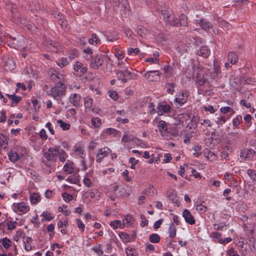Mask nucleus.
I'll list each match as a JSON object with an SVG mask.
<instances>
[{
  "label": "nucleus",
  "instance_id": "3",
  "mask_svg": "<svg viewBox=\"0 0 256 256\" xmlns=\"http://www.w3.org/2000/svg\"><path fill=\"white\" fill-rule=\"evenodd\" d=\"M114 7L117 12H118L122 16H124L126 15V12L130 8L128 4L127 0H118L115 1L114 4Z\"/></svg>",
  "mask_w": 256,
  "mask_h": 256
},
{
  "label": "nucleus",
  "instance_id": "2",
  "mask_svg": "<svg viewBox=\"0 0 256 256\" xmlns=\"http://www.w3.org/2000/svg\"><path fill=\"white\" fill-rule=\"evenodd\" d=\"M66 86L62 81L58 82L55 86L52 88L48 92V94L53 97L54 99L58 100V98L65 94Z\"/></svg>",
  "mask_w": 256,
  "mask_h": 256
},
{
  "label": "nucleus",
  "instance_id": "16",
  "mask_svg": "<svg viewBox=\"0 0 256 256\" xmlns=\"http://www.w3.org/2000/svg\"><path fill=\"white\" fill-rule=\"evenodd\" d=\"M80 96L76 94H71L70 97V102L74 106L78 107L80 106Z\"/></svg>",
  "mask_w": 256,
  "mask_h": 256
},
{
  "label": "nucleus",
  "instance_id": "29",
  "mask_svg": "<svg viewBox=\"0 0 256 256\" xmlns=\"http://www.w3.org/2000/svg\"><path fill=\"white\" fill-rule=\"evenodd\" d=\"M218 26L222 28L224 30L227 29L228 28L229 24L226 20H222L220 18H218Z\"/></svg>",
  "mask_w": 256,
  "mask_h": 256
},
{
  "label": "nucleus",
  "instance_id": "20",
  "mask_svg": "<svg viewBox=\"0 0 256 256\" xmlns=\"http://www.w3.org/2000/svg\"><path fill=\"white\" fill-rule=\"evenodd\" d=\"M158 113L159 115H162L163 112H168L170 111L171 107L168 104L160 105L158 107Z\"/></svg>",
  "mask_w": 256,
  "mask_h": 256
},
{
  "label": "nucleus",
  "instance_id": "50",
  "mask_svg": "<svg viewBox=\"0 0 256 256\" xmlns=\"http://www.w3.org/2000/svg\"><path fill=\"white\" fill-rule=\"evenodd\" d=\"M220 111L221 112L224 114L230 112H234V110L230 106L222 107L220 108Z\"/></svg>",
  "mask_w": 256,
  "mask_h": 256
},
{
  "label": "nucleus",
  "instance_id": "58",
  "mask_svg": "<svg viewBox=\"0 0 256 256\" xmlns=\"http://www.w3.org/2000/svg\"><path fill=\"white\" fill-rule=\"evenodd\" d=\"M7 225V228L8 230H12L16 228V222H12V224H10V222H8L6 223Z\"/></svg>",
  "mask_w": 256,
  "mask_h": 256
},
{
  "label": "nucleus",
  "instance_id": "42",
  "mask_svg": "<svg viewBox=\"0 0 256 256\" xmlns=\"http://www.w3.org/2000/svg\"><path fill=\"white\" fill-rule=\"evenodd\" d=\"M64 170L68 172V174H72L73 172L74 168L72 166L68 164V163H66L64 167Z\"/></svg>",
  "mask_w": 256,
  "mask_h": 256
},
{
  "label": "nucleus",
  "instance_id": "53",
  "mask_svg": "<svg viewBox=\"0 0 256 256\" xmlns=\"http://www.w3.org/2000/svg\"><path fill=\"white\" fill-rule=\"evenodd\" d=\"M214 236V238L218 240V242L221 244H223V242H222V234H221L218 232H214L212 233Z\"/></svg>",
  "mask_w": 256,
  "mask_h": 256
},
{
  "label": "nucleus",
  "instance_id": "61",
  "mask_svg": "<svg viewBox=\"0 0 256 256\" xmlns=\"http://www.w3.org/2000/svg\"><path fill=\"white\" fill-rule=\"evenodd\" d=\"M168 86H170V88H168L167 89V92L168 94H172L174 92V88L176 86V84L174 82H172L170 84H168Z\"/></svg>",
  "mask_w": 256,
  "mask_h": 256
},
{
  "label": "nucleus",
  "instance_id": "21",
  "mask_svg": "<svg viewBox=\"0 0 256 256\" xmlns=\"http://www.w3.org/2000/svg\"><path fill=\"white\" fill-rule=\"evenodd\" d=\"M228 59L232 64H236L238 60L237 54L234 52H229L228 55Z\"/></svg>",
  "mask_w": 256,
  "mask_h": 256
},
{
  "label": "nucleus",
  "instance_id": "23",
  "mask_svg": "<svg viewBox=\"0 0 256 256\" xmlns=\"http://www.w3.org/2000/svg\"><path fill=\"white\" fill-rule=\"evenodd\" d=\"M204 154L205 156L210 160H213L216 158V156L208 148H205L204 150Z\"/></svg>",
  "mask_w": 256,
  "mask_h": 256
},
{
  "label": "nucleus",
  "instance_id": "41",
  "mask_svg": "<svg viewBox=\"0 0 256 256\" xmlns=\"http://www.w3.org/2000/svg\"><path fill=\"white\" fill-rule=\"evenodd\" d=\"M59 159L62 162H64L66 160V152L62 149L59 150Z\"/></svg>",
  "mask_w": 256,
  "mask_h": 256
},
{
  "label": "nucleus",
  "instance_id": "59",
  "mask_svg": "<svg viewBox=\"0 0 256 256\" xmlns=\"http://www.w3.org/2000/svg\"><path fill=\"white\" fill-rule=\"evenodd\" d=\"M133 160H134V157L130 158L129 160V162L132 164L130 166L132 169H134L136 168L135 166L139 162L138 160H135L134 162H133Z\"/></svg>",
  "mask_w": 256,
  "mask_h": 256
},
{
  "label": "nucleus",
  "instance_id": "56",
  "mask_svg": "<svg viewBox=\"0 0 256 256\" xmlns=\"http://www.w3.org/2000/svg\"><path fill=\"white\" fill-rule=\"evenodd\" d=\"M140 52V50L138 48H130L128 50V54H131L132 53H134L135 54H138Z\"/></svg>",
  "mask_w": 256,
  "mask_h": 256
},
{
  "label": "nucleus",
  "instance_id": "19",
  "mask_svg": "<svg viewBox=\"0 0 256 256\" xmlns=\"http://www.w3.org/2000/svg\"><path fill=\"white\" fill-rule=\"evenodd\" d=\"M14 68L15 64L12 59H8L4 61V68L6 70H13Z\"/></svg>",
  "mask_w": 256,
  "mask_h": 256
},
{
  "label": "nucleus",
  "instance_id": "38",
  "mask_svg": "<svg viewBox=\"0 0 256 256\" xmlns=\"http://www.w3.org/2000/svg\"><path fill=\"white\" fill-rule=\"evenodd\" d=\"M126 252L127 256H136V250L130 247L126 249Z\"/></svg>",
  "mask_w": 256,
  "mask_h": 256
},
{
  "label": "nucleus",
  "instance_id": "25",
  "mask_svg": "<svg viewBox=\"0 0 256 256\" xmlns=\"http://www.w3.org/2000/svg\"><path fill=\"white\" fill-rule=\"evenodd\" d=\"M110 226L113 227L114 229L118 228H122L124 226V223L122 224L120 220H115L110 222Z\"/></svg>",
  "mask_w": 256,
  "mask_h": 256
},
{
  "label": "nucleus",
  "instance_id": "47",
  "mask_svg": "<svg viewBox=\"0 0 256 256\" xmlns=\"http://www.w3.org/2000/svg\"><path fill=\"white\" fill-rule=\"evenodd\" d=\"M109 96L114 100H117L118 98V93L114 90H110L108 92Z\"/></svg>",
  "mask_w": 256,
  "mask_h": 256
},
{
  "label": "nucleus",
  "instance_id": "10",
  "mask_svg": "<svg viewBox=\"0 0 256 256\" xmlns=\"http://www.w3.org/2000/svg\"><path fill=\"white\" fill-rule=\"evenodd\" d=\"M256 152L252 150H244L240 152V157L244 160H250L253 158Z\"/></svg>",
  "mask_w": 256,
  "mask_h": 256
},
{
  "label": "nucleus",
  "instance_id": "6",
  "mask_svg": "<svg viewBox=\"0 0 256 256\" xmlns=\"http://www.w3.org/2000/svg\"><path fill=\"white\" fill-rule=\"evenodd\" d=\"M192 76L196 78V82L200 86H204L206 83V80L204 78L203 74H200V70L198 68H194Z\"/></svg>",
  "mask_w": 256,
  "mask_h": 256
},
{
  "label": "nucleus",
  "instance_id": "52",
  "mask_svg": "<svg viewBox=\"0 0 256 256\" xmlns=\"http://www.w3.org/2000/svg\"><path fill=\"white\" fill-rule=\"evenodd\" d=\"M174 20H175L174 16L172 14L170 16L169 19L166 20V23L169 26H172L173 24H176L174 23Z\"/></svg>",
  "mask_w": 256,
  "mask_h": 256
},
{
  "label": "nucleus",
  "instance_id": "7",
  "mask_svg": "<svg viewBox=\"0 0 256 256\" xmlns=\"http://www.w3.org/2000/svg\"><path fill=\"white\" fill-rule=\"evenodd\" d=\"M182 216L184 218L186 222L190 224H194L196 223L194 218L192 216L191 212L187 209L184 210Z\"/></svg>",
  "mask_w": 256,
  "mask_h": 256
},
{
  "label": "nucleus",
  "instance_id": "30",
  "mask_svg": "<svg viewBox=\"0 0 256 256\" xmlns=\"http://www.w3.org/2000/svg\"><path fill=\"white\" fill-rule=\"evenodd\" d=\"M148 32V30L143 26H140L138 28V34L141 37H143L146 35Z\"/></svg>",
  "mask_w": 256,
  "mask_h": 256
},
{
  "label": "nucleus",
  "instance_id": "51",
  "mask_svg": "<svg viewBox=\"0 0 256 256\" xmlns=\"http://www.w3.org/2000/svg\"><path fill=\"white\" fill-rule=\"evenodd\" d=\"M57 64L61 68L64 67V66L67 65L69 64V62L67 60L66 58H62V62H56Z\"/></svg>",
  "mask_w": 256,
  "mask_h": 256
},
{
  "label": "nucleus",
  "instance_id": "9",
  "mask_svg": "<svg viewBox=\"0 0 256 256\" xmlns=\"http://www.w3.org/2000/svg\"><path fill=\"white\" fill-rule=\"evenodd\" d=\"M213 69L214 71L210 72V78L212 80H214L220 72V68L215 61L214 62Z\"/></svg>",
  "mask_w": 256,
  "mask_h": 256
},
{
  "label": "nucleus",
  "instance_id": "28",
  "mask_svg": "<svg viewBox=\"0 0 256 256\" xmlns=\"http://www.w3.org/2000/svg\"><path fill=\"white\" fill-rule=\"evenodd\" d=\"M202 150V146L200 145H196L194 146L192 148V150H194L193 154L196 158H198L202 154V152H200Z\"/></svg>",
  "mask_w": 256,
  "mask_h": 256
},
{
  "label": "nucleus",
  "instance_id": "57",
  "mask_svg": "<svg viewBox=\"0 0 256 256\" xmlns=\"http://www.w3.org/2000/svg\"><path fill=\"white\" fill-rule=\"evenodd\" d=\"M197 210L199 212H206L207 210V207L202 204H198L196 207Z\"/></svg>",
  "mask_w": 256,
  "mask_h": 256
},
{
  "label": "nucleus",
  "instance_id": "35",
  "mask_svg": "<svg viewBox=\"0 0 256 256\" xmlns=\"http://www.w3.org/2000/svg\"><path fill=\"white\" fill-rule=\"evenodd\" d=\"M158 127L160 132H166L167 131V127L166 123L164 120H160L158 124Z\"/></svg>",
  "mask_w": 256,
  "mask_h": 256
},
{
  "label": "nucleus",
  "instance_id": "15",
  "mask_svg": "<svg viewBox=\"0 0 256 256\" xmlns=\"http://www.w3.org/2000/svg\"><path fill=\"white\" fill-rule=\"evenodd\" d=\"M6 96L9 98V99L11 100L12 101V106H16L18 102H20L22 98L20 96H16L15 94V93H14L12 94H6Z\"/></svg>",
  "mask_w": 256,
  "mask_h": 256
},
{
  "label": "nucleus",
  "instance_id": "62",
  "mask_svg": "<svg viewBox=\"0 0 256 256\" xmlns=\"http://www.w3.org/2000/svg\"><path fill=\"white\" fill-rule=\"evenodd\" d=\"M40 138L43 140H46L48 138V136L46 132L44 129H42L40 132Z\"/></svg>",
  "mask_w": 256,
  "mask_h": 256
},
{
  "label": "nucleus",
  "instance_id": "64",
  "mask_svg": "<svg viewBox=\"0 0 256 256\" xmlns=\"http://www.w3.org/2000/svg\"><path fill=\"white\" fill-rule=\"evenodd\" d=\"M228 254L230 256H239L233 248H230L228 250Z\"/></svg>",
  "mask_w": 256,
  "mask_h": 256
},
{
  "label": "nucleus",
  "instance_id": "1",
  "mask_svg": "<svg viewBox=\"0 0 256 256\" xmlns=\"http://www.w3.org/2000/svg\"><path fill=\"white\" fill-rule=\"evenodd\" d=\"M60 148V146H56L54 148H49L46 152L43 150V156L46 160L47 162L43 160L42 162L46 166L54 162L57 159L58 156L59 155Z\"/></svg>",
  "mask_w": 256,
  "mask_h": 256
},
{
  "label": "nucleus",
  "instance_id": "31",
  "mask_svg": "<svg viewBox=\"0 0 256 256\" xmlns=\"http://www.w3.org/2000/svg\"><path fill=\"white\" fill-rule=\"evenodd\" d=\"M11 244V240L7 238H3L2 240V246L6 249H8L10 246Z\"/></svg>",
  "mask_w": 256,
  "mask_h": 256
},
{
  "label": "nucleus",
  "instance_id": "54",
  "mask_svg": "<svg viewBox=\"0 0 256 256\" xmlns=\"http://www.w3.org/2000/svg\"><path fill=\"white\" fill-rule=\"evenodd\" d=\"M168 198L173 201L174 202H176L177 200L176 199V194L174 192H172L168 194Z\"/></svg>",
  "mask_w": 256,
  "mask_h": 256
},
{
  "label": "nucleus",
  "instance_id": "14",
  "mask_svg": "<svg viewBox=\"0 0 256 256\" xmlns=\"http://www.w3.org/2000/svg\"><path fill=\"white\" fill-rule=\"evenodd\" d=\"M199 56L204 58H208L210 54V50L206 46H202L197 52Z\"/></svg>",
  "mask_w": 256,
  "mask_h": 256
},
{
  "label": "nucleus",
  "instance_id": "34",
  "mask_svg": "<svg viewBox=\"0 0 256 256\" xmlns=\"http://www.w3.org/2000/svg\"><path fill=\"white\" fill-rule=\"evenodd\" d=\"M178 52L181 54H184L188 52V50L189 49L188 46L186 44H182L180 46H178Z\"/></svg>",
  "mask_w": 256,
  "mask_h": 256
},
{
  "label": "nucleus",
  "instance_id": "39",
  "mask_svg": "<svg viewBox=\"0 0 256 256\" xmlns=\"http://www.w3.org/2000/svg\"><path fill=\"white\" fill-rule=\"evenodd\" d=\"M92 105V100L88 97L84 98V106L86 108H90Z\"/></svg>",
  "mask_w": 256,
  "mask_h": 256
},
{
  "label": "nucleus",
  "instance_id": "46",
  "mask_svg": "<svg viewBox=\"0 0 256 256\" xmlns=\"http://www.w3.org/2000/svg\"><path fill=\"white\" fill-rule=\"evenodd\" d=\"M62 196L64 200L68 202L72 200L73 198V196L72 195L68 194L66 192L63 193Z\"/></svg>",
  "mask_w": 256,
  "mask_h": 256
},
{
  "label": "nucleus",
  "instance_id": "33",
  "mask_svg": "<svg viewBox=\"0 0 256 256\" xmlns=\"http://www.w3.org/2000/svg\"><path fill=\"white\" fill-rule=\"evenodd\" d=\"M32 239L30 237H27L24 241L25 244V250L27 251H30L32 250V247L30 244Z\"/></svg>",
  "mask_w": 256,
  "mask_h": 256
},
{
  "label": "nucleus",
  "instance_id": "37",
  "mask_svg": "<svg viewBox=\"0 0 256 256\" xmlns=\"http://www.w3.org/2000/svg\"><path fill=\"white\" fill-rule=\"evenodd\" d=\"M40 196L36 193H33L30 198V202L32 204H36L40 200Z\"/></svg>",
  "mask_w": 256,
  "mask_h": 256
},
{
  "label": "nucleus",
  "instance_id": "22",
  "mask_svg": "<svg viewBox=\"0 0 256 256\" xmlns=\"http://www.w3.org/2000/svg\"><path fill=\"white\" fill-rule=\"evenodd\" d=\"M18 22L23 24L29 30H34L35 29L38 28L37 26H35L33 24L27 22L25 19L22 20V18H20V20H18Z\"/></svg>",
  "mask_w": 256,
  "mask_h": 256
},
{
  "label": "nucleus",
  "instance_id": "45",
  "mask_svg": "<svg viewBox=\"0 0 256 256\" xmlns=\"http://www.w3.org/2000/svg\"><path fill=\"white\" fill-rule=\"evenodd\" d=\"M247 174L254 180H256V170L248 169L247 170Z\"/></svg>",
  "mask_w": 256,
  "mask_h": 256
},
{
  "label": "nucleus",
  "instance_id": "26",
  "mask_svg": "<svg viewBox=\"0 0 256 256\" xmlns=\"http://www.w3.org/2000/svg\"><path fill=\"white\" fill-rule=\"evenodd\" d=\"M149 240L152 243H158L160 240V238L158 234H152L150 235Z\"/></svg>",
  "mask_w": 256,
  "mask_h": 256
},
{
  "label": "nucleus",
  "instance_id": "63",
  "mask_svg": "<svg viewBox=\"0 0 256 256\" xmlns=\"http://www.w3.org/2000/svg\"><path fill=\"white\" fill-rule=\"evenodd\" d=\"M43 216L44 217H45L46 219L48 221H50L54 219V217L53 216H52L50 213L46 212H44Z\"/></svg>",
  "mask_w": 256,
  "mask_h": 256
},
{
  "label": "nucleus",
  "instance_id": "24",
  "mask_svg": "<svg viewBox=\"0 0 256 256\" xmlns=\"http://www.w3.org/2000/svg\"><path fill=\"white\" fill-rule=\"evenodd\" d=\"M8 156L9 160L12 162H16L20 158L18 154L16 152L12 150L9 152Z\"/></svg>",
  "mask_w": 256,
  "mask_h": 256
},
{
  "label": "nucleus",
  "instance_id": "18",
  "mask_svg": "<svg viewBox=\"0 0 256 256\" xmlns=\"http://www.w3.org/2000/svg\"><path fill=\"white\" fill-rule=\"evenodd\" d=\"M199 24L202 28L206 30H208L212 28V24L204 19H201L200 20Z\"/></svg>",
  "mask_w": 256,
  "mask_h": 256
},
{
  "label": "nucleus",
  "instance_id": "49",
  "mask_svg": "<svg viewBox=\"0 0 256 256\" xmlns=\"http://www.w3.org/2000/svg\"><path fill=\"white\" fill-rule=\"evenodd\" d=\"M76 223L78 225V228L81 230L82 232H84L85 228V226L79 218L76 220Z\"/></svg>",
  "mask_w": 256,
  "mask_h": 256
},
{
  "label": "nucleus",
  "instance_id": "27",
  "mask_svg": "<svg viewBox=\"0 0 256 256\" xmlns=\"http://www.w3.org/2000/svg\"><path fill=\"white\" fill-rule=\"evenodd\" d=\"M18 210L21 212H26L28 210V207L24 202H20L17 204Z\"/></svg>",
  "mask_w": 256,
  "mask_h": 256
},
{
  "label": "nucleus",
  "instance_id": "36",
  "mask_svg": "<svg viewBox=\"0 0 256 256\" xmlns=\"http://www.w3.org/2000/svg\"><path fill=\"white\" fill-rule=\"evenodd\" d=\"M57 122L60 124V126L63 129V130H68L70 128V124H69L66 123L61 120H58Z\"/></svg>",
  "mask_w": 256,
  "mask_h": 256
},
{
  "label": "nucleus",
  "instance_id": "8",
  "mask_svg": "<svg viewBox=\"0 0 256 256\" xmlns=\"http://www.w3.org/2000/svg\"><path fill=\"white\" fill-rule=\"evenodd\" d=\"M110 152V150L108 148H104L100 149L96 154V161L98 162H101L102 160Z\"/></svg>",
  "mask_w": 256,
  "mask_h": 256
},
{
  "label": "nucleus",
  "instance_id": "32",
  "mask_svg": "<svg viewBox=\"0 0 256 256\" xmlns=\"http://www.w3.org/2000/svg\"><path fill=\"white\" fill-rule=\"evenodd\" d=\"M176 230L173 224H170L169 228L170 237L174 238L176 235Z\"/></svg>",
  "mask_w": 256,
  "mask_h": 256
},
{
  "label": "nucleus",
  "instance_id": "4",
  "mask_svg": "<svg viewBox=\"0 0 256 256\" xmlns=\"http://www.w3.org/2000/svg\"><path fill=\"white\" fill-rule=\"evenodd\" d=\"M117 76L124 83L126 82L128 79L134 80L136 78V75L132 74L127 68H124L122 70L118 71Z\"/></svg>",
  "mask_w": 256,
  "mask_h": 256
},
{
  "label": "nucleus",
  "instance_id": "12",
  "mask_svg": "<svg viewBox=\"0 0 256 256\" xmlns=\"http://www.w3.org/2000/svg\"><path fill=\"white\" fill-rule=\"evenodd\" d=\"M50 78L51 80H52L54 82H55L56 84L58 82L62 81V80L63 79L62 74H60L55 70H52L50 71Z\"/></svg>",
  "mask_w": 256,
  "mask_h": 256
},
{
  "label": "nucleus",
  "instance_id": "11",
  "mask_svg": "<svg viewBox=\"0 0 256 256\" xmlns=\"http://www.w3.org/2000/svg\"><path fill=\"white\" fill-rule=\"evenodd\" d=\"M46 46L51 51L54 52H57L58 50V44L52 40H48L45 42Z\"/></svg>",
  "mask_w": 256,
  "mask_h": 256
},
{
  "label": "nucleus",
  "instance_id": "17",
  "mask_svg": "<svg viewBox=\"0 0 256 256\" xmlns=\"http://www.w3.org/2000/svg\"><path fill=\"white\" fill-rule=\"evenodd\" d=\"M54 14L58 20V23L62 28L66 25V21L62 17V15L60 14V12H54L52 14Z\"/></svg>",
  "mask_w": 256,
  "mask_h": 256
},
{
  "label": "nucleus",
  "instance_id": "60",
  "mask_svg": "<svg viewBox=\"0 0 256 256\" xmlns=\"http://www.w3.org/2000/svg\"><path fill=\"white\" fill-rule=\"evenodd\" d=\"M171 14H172L170 12H162L163 18L166 22V20L169 19V17H170Z\"/></svg>",
  "mask_w": 256,
  "mask_h": 256
},
{
  "label": "nucleus",
  "instance_id": "44",
  "mask_svg": "<svg viewBox=\"0 0 256 256\" xmlns=\"http://www.w3.org/2000/svg\"><path fill=\"white\" fill-rule=\"evenodd\" d=\"M125 220H126V224L130 226L134 222V218L132 216L127 215L125 218Z\"/></svg>",
  "mask_w": 256,
  "mask_h": 256
},
{
  "label": "nucleus",
  "instance_id": "55",
  "mask_svg": "<svg viewBox=\"0 0 256 256\" xmlns=\"http://www.w3.org/2000/svg\"><path fill=\"white\" fill-rule=\"evenodd\" d=\"M228 118V117H226V116H221L218 118V124L222 125L226 121Z\"/></svg>",
  "mask_w": 256,
  "mask_h": 256
},
{
  "label": "nucleus",
  "instance_id": "43",
  "mask_svg": "<svg viewBox=\"0 0 256 256\" xmlns=\"http://www.w3.org/2000/svg\"><path fill=\"white\" fill-rule=\"evenodd\" d=\"M186 16L184 14H182L178 20L180 22V26H186Z\"/></svg>",
  "mask_w": 256,
  "mask_h": 256
},
{
  "label": "nucleus",
  "instance_id": "48",
  "mask_svg": "<svg viewBox=\"0 0 256 256\" xmlns=\"http://www.w3.org/2000/svg\"><path fill=\"white\" fill-rule=\"evenodd\" d=\"M242 120V117L240 116H236L233 120V124L234 126H238L240 125Z\"/></svg>",
  "mask_w": 256,
  "mask_h": 256
},
{
  "label": "nucleus",
  "instance_id": "40",
  "mask_svg": "<svg viewBox=\"0 0 256 256\" xmlns=\"http://www.w3.org/2000/svg\"><path fill=\"white\" fill-rule=\"evenodd\" d=\"M92 124L94 127L98 128L101 125V120L98 118H92Z\"/></svg>",
  "mask_w": 256,
  "mask_h": 256
},
{
  "label": "nucleus",
  "instance_id": "13",
  "mask_svg": "<svg viewBox=\"0 0 256 256\" xmlns=\"http://www.w3.org/2000/svg\"><path fill=\"white\" fill-rule=\"evenodd\" d=\"M187 100V96H185L184 92H180L175 98L174 101L180 106H182L185 104Z\"/></svg>",
  "mask_w": 256,
  "mask_h": 256
},
{
  "label": "nucleus",
  "instance_id": "5",
  "mask_svg": "<svg viewBox=\"0 0 256 256\" xmlns=\"http://www.w3.org/2000/svg\"><path fill=\"white\" fill-rule=\"evenodd\" d=\"M104 63V60L102 55L92 56L90 62V66L94 69H98Z\"/></svg>",
  "mask_w": 256,
  "mask_h": 256
}]
</instances>
